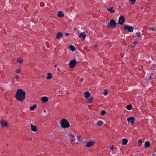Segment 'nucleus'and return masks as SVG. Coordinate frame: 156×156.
<instances>
[{
    "label": "nucleus",
    "instance_id": "nucleus-1",
    "mask_svg": "<svg viewBox=\"0 0 156 156\" xmlns=\"http://www.w3.org/2000/svg\"><path fill=\"white\" fill-rule=\"evenodd\" d=\"M26 94L22 89H19L17 90L15 96V98L18 101H23L25 98Z\"/></svg>",
    "mask_w": 156,
    "mask_h": 156
},
{
    "label": "nucleus",
    "instance_id": "nucleus-2",
    "mask_svg": "<svg viewBox=\"0 0 156 156\" xmlns=\"http://www.w3.org/2000/svg\"><path fill=\"white\" fill-rule=\"evenodd\" d=\"M60 126L63 129L69 128L70 127V125L68 121L66 119H61L60 122Z\"/></svg>",
    "mask_w": 156,
    "mask_h": 156
},
{
    "label": "nucleus",
    "instance_id": "nucleus-3",
    "mask_svg": "<svg viewBox=\"0 0 156 156\" xmlns=\"http://www.w3.org/2000/svg\"><path fill=\"white\" fill-rule=\"evenodd\" d=\"M117 23L115 20L113 19L111 20L110 22L108 24V27L109 28H114L116 26Z\"/></svg>",
    "mask_w": 156,
    "mask_h": 156
},
{
    "label": "nucleus",
    "instance_id": "nucleus-4",
    "mask_svg": "<svg viewBox=\"0 0 156 156\" xmlns=\"http://www.w3.org/2000/svg\"><path fill=\"white\" fill-rule=\"evenodd\" d=\"M124 29L128 32H132L133 30V28L132 26H129L128 25H126L124 27Z\"/></svg>",
    "mask_w": 156,
    "mask_h": 156
},
{
    "label": "nucleus",
    "instance_id": "nucleus-5",
    "mask_svg": "<svg viewBox=\"0 0 156 156\" xmlns=\"http://www.w3.org/2000/svg\"><path fill=\"white\" fill-rule=\"evenodd\" d=\"M77 62L75 59H73L71 61L69 62V67L71 68H73L76 66Z\"/></svg>",
    "mask_w": 156,
    "mask_h": 156
},
{
    "label": "nucleus",
    "instance_id": "nucleus-6",
    "mask_svg": "<svg viewBox=\"0 0 156 156\" xmlns=\"http://www.w3.org/2000/svg\"><path fill=\"white\" fill-rule=\"evenodd\" d=\"M125 22V18L123 15L121 16L119 18L118 23L121 25L123 24Z\"/></svg>",
    "mask_w": 156,
    "mask_h": 156
},
{
    "label": "nucleus",
    "instance_id": "nucleus-7",
    "mask_svg": "<svg viewBox=\"0 0 156 156\" xmlns=\"http://www.w3.org/2000/svg\"><path fill=\"white\" fill-rule=\"evenodd\" d=\"M0 124L1 126L2 127H6L9 126V123L3 120L1 121Z\"/></svg>",
    "mask_w": 156,
    "mask_h": 156
},
{
    "label": "nucleus",
    "instance_id": "nucleus-8",
    "mask_svg": "<svg viewBox=\"0 0 156 156\" xmlns=\"http://www.w3.org/2000/svg\"><path fill=\"white\" fill-rule=\"evenodd\" d=\"M95 144V142L94 141H90L86 143L85 146L87 148H89L93 146Z\"/></svg>",
    "mask_w": 156,
    "mask_h": 156
},
{
    "label": "nucleus",
    "instance_id": "nucleus-9",
    "mask_svg": "<svg viewBox=\"0 0 156 156\" xmlns=\"http://www.w3.org/2000/svg\"><path fill=\"white\" fill-rule=\"evenodd\" d=\"M87 31H85L83 32H82L80 33L79 34V37L82 40H84L86 37V35L85 34V33H87Z\"/></svg>",
    "mask_w": 156,
    "mask_h": 156
},
{
    "label": "nucleus",
    "instance_id": "nucleus-10",
    "mask_svg": "<svg viewBox=\"0 0 156 156\" xmlns=\"http://www.w3.org/2000/svg\"><path fill=\"white\" fill-rule=\"evenodd\" d=\"M127 121L128 122H131V124H134V121H135V119L134 117H131L127 118Z\"/></svg>",
    "mask_w": 156,
    "mask_h": 156
},
{
    "label": "nucleus",
    "instance_id": "nucleus-11",
    "mask_svg": "<svg viewBox=\"0 0 156 156\" xmlns=\"http://www.w3.org/2000/svg\"><path fill=\"white\" fill-rule=\"evenodd\" d=\"M90 96V94L87 91L85 92L83 94V96L86 99H88Z\"/></svg>",
    "mask_w": 156,
    "mask_h": 156
},
{
    "label": "nucleus",
    "instance_id": "nucleus-12",
    "mask_svg": "<svg viewBox=\"0 0 156 156\" xmlns=\"http://www.w3.org/2000/svg\"><path fill=\"white\" fill-rule=\"evenodd\" d=\"M31 130L34 132H36L37 131L36 127L33 125V124H31Z\"/></svg>",
    "mask_w": 156,
    "mask_h": 156
},
{
    "label": "nucleus",
    "instance_id": "nucleus-13",
    "mask_svg": "<svg viewBox=\"0 0 156 156\" xmlns=\"http://www.w3.org/2000/svg\"><path fill=\"white\" fill-rule=\"evenodd\" d=\"M41 101L44 103H45L48 101V98L47 97H42L41 98Z\"/></svg>",
    "mask_w": 156,
    "mask_h": 156
},
{
    "label": "nucleus",
    "instance_id": "nucleus-14",
    "mask_svg": "<svg viewBox=\"0 0 156 156\" xmlns=\"http://www.w3.org/2000/svg\"><path fill=\"white\" fill-rule=\"evenodd\" d=\"M128 140L126 138H124L122 140V144L123 145H126L128 143Z\"/></svg>",
    "mask_w": 156,
    "mask_h": 156
},
{
    "label": "nucleus",
    "instance_id": "nucleus-15",
    "mask_svg": "<svg viewBox=\"0 0 156 156\" xmlns=\"http://www.w3.org/2000/svg\"><path fill=\"white\" fill-rule=\"evenodd\" d=\"M58 16L59 17H63L64 16V15L62 11H60L58 12Z\"/></svg>",
    "mask_w": 156,
    "mask_h": 156
},
{
    "label": "nucleus",
    "instance_id": "nucleus-16",
    "mask_svg": "<svg viewBox=\"0 0 156 156\" xmlns=\"http://www.w3.org/2000/svg\"><path fill=\"white\" fill-rule=\"evenodd\" d=\"M63 37V34L61 33H58L56 36L57 39H59Z\"/></svg>",
    "mask_w": 156,
    "mask_h": 156
},
{
    "label": "nucleus",
    "instance_id": "nucleus-17",
    "mask_svg": "<svg viewBox=\"0 0 156 156\" xmlns=\"http://www.w3.org/2000/svg\"><path fill=\"white\" fill-rule=\"evenodd\" d=\"M113 8L112 7H108L107 9L108 11L110 12L111 13H113L115 12V10H113Z\"/></svg>",
    "mask_w": 156,
    "mask_h": 156
},
{
    "label": "nucleus",
    "instance_id": "nucleus-18",
    "mask_svg": "<svg viewBox=\"0 0 156 156\" xmlns=\"http://www.w3.org/2000/svg\"><path fill=\"white\" fill-rule=\"evenodd\" d=\"M37 107V105L36 104H34L32 106H31L30 107V109L31 111H33Z\"/></svg>",
    "mask_w": 156,
    "mask_h": 156
},
{
    "label": "nucleus",
    "instance_id": "nucleus-19",
    "mask_svg": "<svg viewBox=\"0 0 156 156\" xmlns=\"http://www.w3.org/2000/svg\"><path fill=\"white\" fill-rule=\"evenodd\" d=\"M52 77V75L51 73H48L47 74V79L48 80L51 79Z\"/></svg>",
    "mask_w": 156,
    "mask_h": 156
},
{
    "label": "nucleus",
    "instance_id": "nucleus-20",
    "mask_svg": "<svg viewBox=\"0 0 156 156\" xmlns=\"http://www.w3.org/2000/svg\"><path fill=\"white\" fill-rule=\"evenodd\" d=\"M150 146V142L149 141H146L144 144V147L145 148H148Z\"/></svg>",
    "mask_w": 156,
    "mask_h": 156
},
{
    "label": "nucleus",
    "instance_id": "nucleus-21",
    "mask_svg": "<svg viewBox=\"0 0 156 156\" xmlns=\"http://www.w3.org/2000/svg\"><path fill=\"white\" fill-rule=\"evenodd\" d=\"M69 135L71 137V138H70V139L71 140V141H73L74 140H72V138L74 137V134L72 133H69Z\"/></svg>",
    "mask_w": 156,
    "mask_h": 156
},
{
    "label": "nucleus",
    "instance_id": "nucleus-22",
    "mask_svg": "<svg viewBox=\"0 0 156 156\" xmlns=\"http://www.w3.org/2000/svg\"><path fill=\"white\" fill-rule=\"evenodd\" d=\"M97 125L99 126H102L103 125V123L102 121H99L97 122Z\"/></svg>",
    "mask_w": 156,
    "mask_h": 156
},
{
    "label": "nucleus",
    "instance_id": "nucleus-23",
    "mask_svg": "<svg viewBox=\"0 0 156 156\" xmlns=\"http://www.w3.org/2000/svg\"><path fill=\"white\" fill-rule=\"evenodd\" d=\"M23 60L21 58H18L17 59V62L18 63L21 64L23 62Z\"/></svg>",
    "mask_w": 156,
    "mask_h": 156
},
{
    "label": "nucleus",
    "instance_id": "nucleus-24",
    "mask_svg": "<svg viewBox=\"0 0 156 156\" xmlns=\"http://www.w3.org/2000/svg\"><path fill=\"white\" fill-rule=\"evenodd\" d=\"M93 101V98L92 97H90L88 100V102L89 103H92Z\"/></svg>",
    "mask_w": 156,
    "mask_h": 156
},
{
    "label": "nucleus",
    "instance_id": "nucleus-25",
    "mask_svg": "<svg viewBox=\"0 0 156 156\" xmlns=\"http://www.w3.org/2000/svg\"><path fill=\"white\" fill-rule=\"evenodd\" d=\"M132 108L133 107L131 105H129L127 106L126 108L129 110H130L132 109Z\"/></svg>",
    "mask_w": 156,
    "mask_h": 156
},
{
    "label": "nucleus",
    "instance_id": "nucleus-26",
    "mask_svg": "<svg viewBox=\"0 0 156 156\" xmlns=\"http://www.w3.org/2000/svg\"><path fill=\"white\" fill-rule=\"evenodd\" d=\"M69 48L71 51H73L75 50V48L74 46L73 45H70L69 47Z\"/></svg>",
    "mask_w": 156,
    "mask_h": 156
},
{
    "label": "nucleus",
    "instance_id": "nucleus-27",
    "mask_svg": "<svg viewBox=\"0 0 156 156\" xmlns=\"http://www.w3.org/2000/svg\"><path fill=\"white\" fill-rule=\"evenodd\" d=\"M77 140L79 141H82L83 140L82 138L80 135L77 136Z\"/></svg>",
    "mask_w": 156,
    "mask_h": 156
},
{
    "label": "nucleus",
    "instance_id": "nucleus-28",
    "mask_svg": "<svg viewBox=\"0 0 156 156\" xmlns=\"http://www.w3.org/2000/svg\"><path fill=\"white\" fill-rule=\"evenodd\" d=\"M138 144L139 146H140L142 144V140H141L139 139L138 140Z\"/></svg>",
    "mask_w": 156,
    "mask_h": 156
},
{
    "label": "nucleus",
    "instance_id": "nucleus-29",
    "mask_svg": "<svg viewBox=\"0 0 156 156\" xmlns=\"http://www.w3.org/2000/svg\"><path fill=\"white\" fill-rule=\"evenodd\" d=\"M105 114H106V112L104 110H102L101 112V115H104Z\"/></svg>",
    "mask_w": 156,
    "mask_h": 156
},
{
    "label": "nucleus",
    "instance_id": "nucleus-30",
    "mask_svg": "<svg viewBox=\"0 0 156 156\" xmlns=\"http://www.w3.org/2000/svg\"><path fill=\"white\" fill-rule=\"evenodd\" d=\"M108 94V91L107 90H104V92H103V94L105 95V96H106V95H107Z\"/></svg>",
    "mask_w": 156,
    "mask_h": 156
},
{
    "label": "nucleus",
    "instance_id": "nucleus-31",
    "mask_svg": "<svg viewBox=\"0 0 156 156\" xmlns=\"http://www.w3.org/2000/svg\"><path fill=\"white\" fill-rule=\"evenodd\" d=\"M21 69H16V73H20L21 72Z\"/></svg>",
    "mask_w": 156,
    "mask_h": 156
},
{
    "label": "nucleus",
    "instance_id": "nucleus-32",
    "mask_svg": "<svg viewBox=\"0 0 156 156\" xmlns=\"http://www.w3.org/2000/svg\"><path fill=\"white\" fill-rule=\"evenodd\" d=\"M136 34L139 37H141V33L140 32H137L136 33Z\"/></svg>",
    "mask_w": 156,
    "mask_h": 156
},
{
    "label": "nucleus",
    "instance_id": "nucleus-33",
    "mask_svg": "<svg viewBox=\"0 0 156 156\" xmlns=\"http://www.w3.org/2000/svg\"><path fill=\"white\" fill-rule=\"evenodd\" d=\"M136 0H129V1H131V4H134L135 3Z\"/></svg>",
    "mask_w": 156,
    "mask_h": 156
},
{
    "label": "nucleus",
    "instance_id": "nucleus-34",
    "mask_svg": "<svg viewBox=\"0 0 156 156\" xmlns=\"http://www.w3.org/2000/svg\"><path fill=\"white\" fill-rule=\"evenodd\" d=\"M149 29L150 30L152 31H153L155 30L154 28L153 27H149Z\"/></svg>",
    "mask_w": 156,
    "mask_h": 156
},
{
    "label": "nucleus",
    "instance_id": "nucleus-35",
    "mask_svg": "<svg viewBox=\"0 0 156 156\" xmlns=\"http://www.w3.org/2000/svg\"><path fill=\"white\" fill-rule=\"evenodd\" d=\"M20 78L19 76L18 75H16L15 76V79L17 80Z\"/></svg>",
    "mask_w": 156,
    "mask_h": 156
},
{
    "label": "nucleus",
    "instance_id": "nucleus-36",
    "mask_svg": "<svg viewBox=\"0 0 156 156\" xmlns=\"http://www.w3.org/2000/svg\"><path fill=\"white\" fill-rule=\"evenodd\" d=\"M83 80V78H80L79 80V81L81 83L82 82Z\"/></svg>",
    "mask_w": 156,
    "mask_h": 156
},
{
    "label": "nucleus",
    "instance_id": "nucleus-37",
    "mask_svg": "<svg viewBox=\"0 0 156 156\" xmlns=\"http://www.w3.org/2000/svg\"><path fill=\"white\" fill-rule=\"evenodd\" d=\"M110 147L111 150H113V145H112V146Z\"/></svg>",
    "mask_w": 156,
    "mask_h": 156
},
{
    "label": "nucleus",
    "instance_id": "nucleus-38",
    "mask_svg": "<svg viewBox=\"0 0 156 156\" xmlns=\"http://www.w3.org/2000/svg\"><path fill=\"white\" fill-rule=\"evenodd\" d=\"M65 34V35H66V36H68V35H69V34H68V33H66V34Z\"/></svg>",
    "mask_w": 156,
    "mask_h": 156
},
{
    "label": "nucleus",
    "instance_id": "nucleus-39",
    "mask_svg": "<svg viewBox=\"0 0 156 156\" xmlns=\"http://www.w3.org/2000/svg\"><path fill=\"white\" fill-rule=\"evenodd\" d=\"M154 75V73H151V76H153Z\"/></svg>",
    "mask_w": 156,
    "mask_h": 156
},
{
    "label": "nucleus",
    "instance_id": "nucleus-40",
    "mask_svg": "<svg viewBox=\"0 0 156 156\" xmlns=\"http://www.w3.org/2000/svg\"><path fill=\"white\" fill-rule=\"evenodd\" d=\"M57 70H58V71H59V70H60V69H59V68H57Z\"/></svg>",
    "mask_w": 156,
    "mask_h": 156
},
{
    "label": "nucleus",
    "instance_id": "nucleus-41",
    "mask_svg": "<svg viewBox=\"0 0 156 156\" xmlns=\"http://www.w3.org/2000/svg\"><path fill=\"white\" fill-rule=\"evenodd\" d=\"M152 77H151V76H150L149 77V79H152Z\"/></svg>",
    "mask_w": 156,
    "mask_h": 156
},
{
    "label": "nucleus",
    "instance_id": "nucleus-42",
    "mask_svg": "<svg viewBox=\"0 0 156 156\" xmlns=\"http://www.w3.org/2000/svg\"><path fill=\"white\" fill-rule=\"evenodd\" d=\"M97 46H98L97 45H95V47H97Z\"/></svg>",
    "mask_w": 156,
    "mask_h": 156
},
{
    "label": "nucleus",
    "instance_id": "nucleus-43",
    "mask_svg": "<svg viewBox=\"0 0 156 156\" xmlns=\"http://www.w3.org/2000/svg\"><path fill=\"white\" fill-rule=\"evenodd\" d=\"M55 67L56 68L57 67V66L56 65H55Z\"/></svg>",
    "mask_w": 156,
    "mask_h": 156
},
{
    "label": "nucleus",
    "instance_id": "nucleus-44",
    "mask_svg": "<svg viewBox=\"0 0 156 156\" xmlns=\"http://www.w3.org/2000/svg\"><path fill=\"white\" fill-rule=\"evenodd\" d=\"M76 144H78V142H76Z\"/></svg>",
    "mask_w": 156,
    "mask_h": 156
},
{
    "label": "nucleus",
    "instance_id": "nucleus-45",
    "mask_svg": "<svg viewBox=\"0 0 156 156\" xmlns=\"http://www.w3.org/2000/svg\"><path fill=\"white\" fill-rule=\"evenodd\" d=\"M44 112H46V111H45V110H44Z\"/></svg>",
    "mask_w": 156,
    "mask_h": 156
},
{
    "label": "nucleus",
    "instance_id": "nucleus-46",
    "mask_svg": "<svg viewBox=\"0 0 156 156\" xmlns=\"http://www.w3.org/2000/svg\"><path fill=\"white\" fill-rule=\"evenodd\" d=\"M152 156H154V155H152Z\"/></svg>",
    "mask_w": 156,
    "mask_h": 156
}]
</instances>
